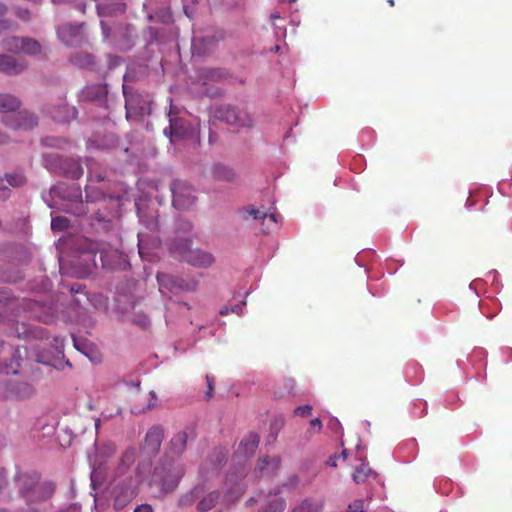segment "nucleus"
<instances>
[{
    "mask_svg": "<svg viewBox=\"0 0 512 512\" xmlns=\"http://www.w3.org/2000/svg\"><path fill=\"white\" fill-rule=\"evenodd\" d=\"M191 229L192 224L189 221L179 220L176 230L177 239L170 245L169 249L180 259L192 266L208 268L214 263V256L210 252L190 247L191 239L189 233Z\"/></svg>",
    "mask_w": 512,
    "mask_h": 512,
    "instance_id": "obj_1",
    "label": "nucleus"
},
{
    "mask_svg": "<svg viewBox=\"0 0 512 512\" xmlns=\"http://www.w3.org/2000/svg\"><path fill=\"white\" fill-rule=\"evenodd\" d=\"M17 483L20 494L28 506L21 512H39L34 505L46 501L54 493V485L50 482H39L37 473L19 474Z\"/></svg>",
    "mask_w": 512,
    "mask_h": 512,
    "instance_id": "obj_2",
    "label": "nucleus"
},
{
    "mask_svg": "<svg viewBox=\"0 0 512 512\" xmlns=\"http://www.w3.org/2000/svg\"><path fill=\"white\" fill-rule=\"evenodd\" d=\"M100 252V259L104 267L111 269H125L128 262L123 253L117 249H98V245L93 242L88 243V251L82 254L85 265L82 268L76 269L73 274L76 277H85L92 272L93 267L96 266V253Z\"/></svg>",
    "mask_w": 512,
    "mask_h": 512,
    "instance_id": "obj_3",
    "label": "nucleus"
},
{
    "mask_svg": "<svg viewBox=\"0 0 512 512\" xmlns=\"http://www.w3.org/2000/svg\"><path fill=\"white\" fill-rule=\"evenodd\" d=\"M185 472L184 465L177 459L166 457L154 467L149 485L157 486L161 492L174 491Z\"/></svg>",
    "mask_w": 512,
    "mask_h": 512,
    "instance_id": "obj_4",
    "label": "nucleus"
},
{
    "mask_svg": "<svg viewBox=\"0 0 512 512\" xmlns=\"http://www.w3.org/2000/svg\"><path fill=\"white\" fill-rule=\"evenodd\" d=\"M112 497L116 510L123 509L137 495V480L132 477L119 480L112 489Z\"/></svg>",
    "mask_w": 512,
    "mask_h": 512,
    "instance_id": "obj_5",
    "label": "nucleus"
},
{
    "mask_svg": "<svg viewBox=\"0 0 512 512\" xmlns=\"http://www.w3.org/2000/svg\"><path fill=\"white\" fill-rule=\"evenodd\" d=\"M43 200L50 208L58 207L56 198L60 200L77 201L81 198V190L77 185L59 183L53 186L47 194H43Z\"/></svg>",
    "mask_w": 512,
    "mask_h": 512,
    "instance_id": "obj_6",
    "label": "nucleus"
},
{
    "mask_svg": "<svg viewBox=\"0 0 512 512\" xmlns=\"http://www.w3.org/2000/svg\"><path fill=\"white\" fill-rule=\"evenodd\" d=\"M216 116L221 121L239 128H249L253 124V119L247 111L239 110L230 105L220 106L217 109Z\"/></svg>",
    "mask_w": 512,
    "mask_h": 512,
    "instance_id": "obj_7",
    "label": "nucleus"
},
{
    "mask_svg": "<svg viewBox=\"0 0 512 512\" xmlns=\"http://www.w3.org/2000/svg\"><path fill=\"white\" fill-rule=\"evenodd\" d=\"M172 204L178 210H186L195 203L192 188L184 181L175 180L171 184Z\"/></svg>",
    "mask_w": 512,
    "mask_h": 512,
    "instance_id": "obj_8",
    "label": "nucleus"
},
{
    "mask_svg": "<svg viewBox=\"0 0 512 512\" xmlns=\"http://www.w3.org/2000/svg\"><path fill=\"white\" fill-rule=\"evenodd\" d=\"M168 117L170 124L168 128L164 129V134L169 136L171 141L175 139L194 138L197 136V130L193 125L182 119H174L172 117V107H170Z\"/></svg>",
    "mask_w": 512,
    "mask_h": 512,
    "instance_id": "obj_9",
    "label": "nucleus"
},
{
    "mask_svg": "<svg viewBox=\"0 0 512 512\" xmlns=\"http://www.w3.org/2000/svg\"><path fill=\"white\" fill-rule=\"evenodd\" d=\"M3 48L14 53H25L35 55L40 53V44L31 38L8 37L4 39Z\"/></svg>",
    "mask_w": 512,
    "mask_h": 512,
    "instance_id": "obj_10",
    "label": "nucleus"
},
{
    "mask_svg": "<svg viewBox=\"0 0 512 512\" xmlns=\"http://www.w3.org/2000/svg\"><path fill=\"white\" fill-rule=\"evenodd\" d=\"M157 281L159 284V291L163 295L168 292L177 293L179 291H190L193 289V284L180 277L167 273H158Z\"/></svg>",
    "mask_w": 512,
    "mask_h": 512,
    "instance_id": "obj_11",
    "label": "nucleus"
},
{
    "mask_svg": "<svg viewBox=\"0 0 512 512\" xmlns=\"http://www.w3.org/2000/svg\"><path fill=\"white\" fill-rule=\"evenodd\" d=\"M34 392V387L28 382L11 381L0 391V398L6 400H26Z\"/></svg>",
    "mask_w": 512,
    "mask_h": 512,
    "instance_id": "obj_12",
    "label": "nucleus"
},
{
    "mask_svg": "<svg viewBox=\"0 0 512 512\" xmlns=\"http://www.w3.org/2000/svg\"><path fill=\"white\" fill-rule=\"evenodd\" d=\"M2 122L9 128L29 130L37 125V117L28 111H16L12 115L3 116Z\"/></svg>",
    "mask_w": 512,
    "mask_h": 512,
    "instance_id": "obj_13",
    "label": "nucleus"
},
{
    "mask_svg": "<svg viewBox=\"0 0 512 512\" xmlns=\"http://www.w3.org/2000/svg\"><path fill=\"white\" fill-rule=\"evenodd\" d=\"M83 24H63L57 29L59 39L67 46H79L84 41Z\"/></svg>",
    "mask_w": 512,
    "mask_h": 512,
    "instance_id": "obj_14",
    "label": "nucleus"
},
{
    "mask_svg": "<svg viewBox=\"0 0 512 512\" xmlns=\"http://www.w3.org/2000/svg\"><path fill=\"white\" fill-rule=\"evenodd\" d=\"M243 218L245 219H254L259 220L261 224L264 226V232L272 231L277 225V214L276 213H267L262 209H257L253 206L246 207L242 210Z\"/></svg>",
    "mask_w": 512,
    "mask_h": 512,
    "instance_id": "obj_15",
    "label": "nucleus"
},
{
    "mask_svg": "<svg viewBox=\"0 0 512 512\" xmlns=\"http://www.w3.org/2000/svg\"><path fill=\"white\" fill-rule=\"evenodd\" d=\"M244 476V472L238 474H229L225 481V496L222 504H230L237 500L243 493L245 486L241 482Z\"/></svg>",
    "mask_w": 512,
    "mask_h": 512,
    "instance_id": "obj_16",
    "label": "nucleus"
},
{
    "mask_svg": "<svg viewBox=\"0 0 512 512\" xmlns=\"http://www.w3.org/2000/svg\"><path fill=\"white\" fill-rule=\"evenodd\" d=\"M200 485L201 492L198 495L196 509L198 512H208L219 503L220 493L217 490H210L205 484Z\"/></svg>",
    "mask_w": 512,
    "mask_h": 512,
    "instance_id": "obj_17",
    "label": "nucleus"
},
{
    "mask_svg": "<svg viewBox=\"0 0 512 512\" xmlns=\"http://www.w3.org/2000/svg\"><path fill=\"white\" fill-rule=\"evenodd\" d=\"M159 245L160 240L157 237L149 236L148 233L144 231L138 233V249L142 259L152 261L156 256L152 250L158 248Z\"/></svg>",
    "mask_w": 512,
    "mask_h": 512,
    "instance_id": "obj_18",
    "label": "nucleus"
},
{
    "mask_svg": "<svg viewBox=\"0 0 512 512\" xmlns=\"http://www.w3.org/2000/svg\"><path fill=\"white\" fill-rule=\"evenodd\" d=\"M123 92L126 100L125 107L127 118L136 115L149 114L151 112V109L150 107H148L147 103L144 101H140L139 95H128L125 86H123Z\"/></svg>",
    "mask_w": 512,
    "mask_h": 512,
    "instance_id": "obj_19",
    "label": "nucleus"
},
{
    "mask_svg": "<svg viewBox=\"0 0 512 512\" xmlns=\"http://www.w3.org/2000/svg\"><path fill=\"white\" fill-rule=\"evenodd\" d=\"M25 306L31 317L36 318L42 322H52L55 318V311L50 306L43 305L34 301H27Z\"/></svg>",
    "mask_w": 512,
    "mask_h": 512,
    "instance_id": "obj_20",
    "label": "nucleus"
},
{
    "mask_svg": "<svg viewBox=\"0 0 512 512\" xmlns=\"http://www.w3.org/2000/svg\"><path fill=\"white\" fill-rule=\"evenodd\" d=\"M107 88L105 85L96 84L86 86L79 94V98L82 101H93L99 105L103 104L107 97Z\"/></svg>",
    "mask_w": 512,
    "mask_h": 512,
    "instance_id": "obj_21",
    "label": "nucleus"
},
{
    "mask_svg": "<svg viewBox=\"0 0 512 512\" xmlns=\"http://www.w3.org/2000/svg\"><path fill=\"white\" fill-rule=\"evenodd\" d=\"M280 459L277 456H265L258 460L255 473L258 477H269L279 468Z\"/></svg>",
    "mask_w": 512,
    "mask_h": 512,
    "instance_id": "obj_22",
    "label": "nucleus"
},
{
    "mask_svg": "<svg viewBox=\"0 0 512 512\" xmlns=\"http://www.w3.org/2000/svg\"><path fill=\"white\" fill-rule=\"evenodd\" d=\"M257 502L261 505L265 504V509L261 512H282L285 508V501L277 495H260L258 498H251L249 503Z\"/></svg>",
    "mask_w": 512,
    "mask_h": 512,
    "instance_id": "obj_23",
    "label": "nucleus"
},
{
    "mask_svg": "<svg viewBox=\"0 0 512 512\" xmlns=\"http://www.w3.org/2000/svg\"><path fill=\"white\" fill-rule=\"evenodd\" d=\"M164 437L163 429L160 426L152 427L146 434L144 449L148 453H155L159 450Z\"/></svg>",
    "mask_w": 512,
    "mask_h": 512,
    "instance_id": "obj_24",
    "label": "nucleus"
},
{
    "mask_svg": "<svg viewBox=\"0 0 512 512\" xmlns=\"http://www.w3.org/2000/svg\"><path fill=\"white\" fill-rule=\"evenodd\" d=\"M259 444V436L250 432L246 435L238 445L237 454L240 457H249L254 454Z\"/></svg>",
    "mask_w": 512,
    "mask_h": 512,
    "instance_id": "obj_25",
    "label": "nucleus"
},
{
    "mask_svg": "<svg viewBox=\"0 0 512 512\" xmlns=\"http://www.w3.org/2000/svg\"><path fill=\"white\" fill-rule=\"evenodd\" d=\"M137 207V214L139 217L140 222L145 226V228L150 231L154 232L158 228V220L157 215L155 212H148L144 208V204L139 201L136 202Z\"/></svg>",
    "mask_w": 512,
    "mask_h": 512,
    "instance_id": "obj_26",
    "label": "nucleus"
},
{
    "mask_svg": "<svg viewBox=\"0 0 512 512\" xmlns=\"http://www.w3.org/2000/svg\"><path fill=\"white\" fill-rule=\"evenodd\" d=\"M26 64L12 56L0 55V72L6 74H19L24 71Z\"/></svg>",
    "mask_w": 512,
    "mask_h": 512,
    "instance_id": "obj_27",
    "label": "nucleus"
},
{
    "mask_svg": "<svg viewBox=\"0 0 512 512\" xmlns=\"http://www.w3.org/2000/svg\"><path fill=\"white\" fill-rule=\"evenodd\" d=\"M20 107V100L11 94H0V113L12 115Z\"/></svg>",
    "mask_w": 512,
    "mask_h": 512,
    "instance_id": "obj_28",
    "label": "nucleus"
},
{
    "mask_svg": "<svg viewBox=\"0 0 512 512\" xmlns=\"http://www.w3.org/2000/svg\"><path fill=\"white\" fill-rule=\"evenodd\" d=\"M42 164L51 173H66V171L63 168L62 159L57 154H43Z\"/></svg>",
    "mask_w": 512,
    "mask_h": 512,
    "instance_id": "obj_29",
    "label": "nucleus"
},
{
    "mask_svg": "<svg viewBox=\"0 0 512 512\" xmlns=\"http://www.w3.org/2000/svg\"><path fill=\"white\" fill-rule=\"evenodd\" d=\"M77 115L75 107L63 104L51 112V116L61 122H68Z\"/></svg>",
    "mask_w": 512,
    "mask_h": 512,
    "instance_id": "obj_30",
    "label": "nucleus"
},
{
    "mask_svg": "<svg viewBox=\"0 0 512 512\" xmlns=\"http://www.w3.org/2000/svg\"><path fill=\"white\" fill-rule=\"evenodd\" d=\"M201 492V485H196L190 491L182 494L178 499V506L190 507L197 502L198 495Z\"/></svg>",
    "mask_w": 512,
    "mask_h": 512,
    "instance_id": "obj_31",
    "label": "nucleus"
},
{
    "mask_svg": "<svg viewBox=\"0 0 512 512\" xmlns=\"http://www.w3.org/2000/svg\"><path fill=\"white\" fill-rule=\"evenodd\" d=\"M71 61L74 65L85 69L93 68L95 64L94 57L84 52L75 53L71 57Z\"/></svg>",
    "mask_w": 512,
    "mask_h": 512,
    "instance_id": "obj_32",
    "label": "nucleus"
},
{
    "mask_svg": "<svg viewBox=\"0 0 512 512\" xmlns=\"http://www.w3.org/2000/svg\"><path fill=\"white\" fill-rule=\"evenodd\" d=\"M375 475L376 473L368 466L367 463H362L353 473V480L355 483L360 484L365 482L368 477Z\"/></svg>",
    "mask_w": 512,
    "mask_h": 512,
    "instance_id": "obj_33",
    "label": "nucleus"
},
{
    "mask_svg": "<svg viewBox=\"0 0 512 512\" xmlns=\"http://www.w3.org/2000/svg\"><path fill=\"white\" fill-rule=\"evenodd\" d=\"M187 434L186 432H178L172 439H171V449L174 453L180 454L185 450L186 443H187Z\"/></svg>",
    "mask_w": 512,
    "mask_h": 512,
    "instance_id": "obj_34",
    "label": "nucleus"
},
{
    "mask_svg": "<svg viewBox=\"0 0 512 512\" xmlns=\"http://www.w3.org/2000/svg\"><path fill=\"white\" fill-rule=\"evenodd\" d=\"M213 175L216 179L222 181H231L235 177L234 171L224 165H216L213 170Z\"/></svg>",
    "mask_w": 512,
    "mask_h": 512,
    "instance_id": "obj_35",
    "label": "nucleus"
},
{
    "mask_svg": "<svg viewBox=\"0 0 512 512\" xmlns=\"http://www.w3.org/2000/svg\"><path fill=\"white\" fill-rule=\"evenodd\" d=\"M3 178L8 180L6 182L12 188L21 187L26 182V178H25L24 174L21 171L6 173L3 176Z\"/></svg>",
    "mask_w": 512,
    "mask_h": 512,
    "instance_id": "obj_36",
    "label": "nucleus"
},
{
    "mask_svg": "<svg viewBox=\"0 0 512 512\" xmlns=\"http://www.w3.org/2000/svg\"><path fill=\"white\" fill-rule=\"evenodd\" d=\"M69 226V220L63 216L52 217L51 228L53 231H63Z\"/></svg>",
    "mask_w": 512,
    "mask_h": 512,
    "instance_id": "obj_37",
    "label": "nucleus"
},
{
    "mask_svg": "<svg viewBox=\"0 0 512 512\" xmlns=\"http://www.w3.org/2000/svg\"><path fill=\"white\" fill-rule=\"evenodd\" d=\"M42 144L47 147L63 149L67 142L62 138L49 136L42 139Z\"/></svg>",
    "mask_w": 512,
    "mask_h": 512,
    "instance_id": "obj_38",
    "label": "nucleus"
},
{
    "mask_svg": "<svg viewBox=\"0 0 512 512\" xmlns=\"http://www.w3.org/2000/svg\"><path fill=\"white\" fill-rule=\"evenodd\" d=\"M135 461V451L133 449L126 450L121 458L119 470L122 472L124 468L131 466Z\"/></svg>",
    "mask_w": 512,
    "mask_h": 512,
    "instance_id": "obj_39",
    "label": "nucleus"
},
{
    "mask_svg": "<svg viewBox=\"0 0 512 512\" xmlns=\"http://www.w3.org/2000/svg\"><path fill=\"white\" fill-rule=\"evenodd\" d=\"M206 42L210 43V40H208L206 38H203V39L194 38L193 42H192L193 54L194 55H204V54H206L208 51L205 48L202 47Z\"/></svg>",
    "mask_w": 512,
    "mask_h": 512,
    "instance_id": "obj_40",
    "label": "nucleus"
},
{
    "mask_svg": "<svg viewBox=\"0 0 512 512\" xmlns=\"http://www.w3.org/2000/svg\"><path fill=\"white\" fill-rule=\"evenodd\" d=\"M72 340H73L74 347L78 351H80L83 354L88 356V352L90 350V346L88 345V343L85 340L76 338L75 336L72 337Z\"/></svg>",
    "mask_w": 512,
    "mask_h": 512,
    "instance_id": "obj_41",
    "label": "nucleus"
},
{
    "mask_svg": "<svg viewBox=\"0 0 512 512\" xmlns=\"http://www.w3.org/2000/svg\"><path fill=\"white\" fill-rule=\"evenodd\" d=\"M7 179H4L3 177L0 178V198L1 199H7L10 195V189L12 188L8 183Z\"/></svg>",
    "mask_w": 512,
    "mask_h": 512,
    "instance_id": "obj_42",
    "label": "nucleus"
},
{
    "mask_svg": "<svg viewBox=\"0 0 512 512\" xmlns=\"http://www.w3.org/2000/svg\"><path fill=\"white\" fill-rule=\"evenodd\" d=\"M12 335L17 337H27L29 335V329L26 327L24 323L21 325L17 324L16 328L10 332Z\"/></svg>",
    "mask_w": 512,
    "mask_h": 512,
    "instance_id": "obj_43",
    "label": "nucleus"
},
{
    "mask_svg": "<svg viewBox=\"0 0 512 512\" xmlns=\"http://www.w3.org/2000/svg\"><path fill=\"white\" fill-rule=\"evenodd\" d=\"M311 411H312V406L303 405V406H298L294 410V413H295V415H298V416L307 417L311 414Z\"/></svg>",
    "mask_w": 512,
    "mask_h": 512,
    "instance_id": "obj_44",
    "label": "nucleus"
},
{
    "mask_svg": "<svg viewBox=\"0 0 512 512\" xmlns=\"http://www.w3.org/2000/svg\"><path fill=\"white\" fill-rule=\"evenodd\" d=\"M348 512H365L364 502L362 500H355L348 506Z\"/></svg>",
    "mask_w": 512,
    "mask_h": 512,
    "instance_id": "obj_45",
    "label": "nucleus"
},
{
    "mask_svg": "<svg viewBox=\"0 0 512 512\" xmlns=\"http://www.w3.org/2000/svg\"><path fill=\"white\" fill-rule=\"evenodd\" d=\"M18 368H19V364L17 363L16 366L14 367L12 364L11 365H5V366H0V373H5L7 375L9 374H17L18 373Z\"/></svg>",
    "mask_w": 512,
    "mask_h": 512,
    "instance_id": "obj_46",
    "label": "nucleus"
},
{
    "mask_svg": "<svg viewBox=\"0 0 512 512\" xmlns=\"http://www.w3.org/2000/svg\"><path fill=\"white\" fill-rule=\"evenodd\" d=\"M311 507L312 505L309 501H304L297 508H295L293 512H310Z\"/></svg>",
    "mask_w": 512,
    "mask_h": 512,
    "instance_id": "obj_47",
    "label": "nucleus"
},
{
    "mask_svg": "<svg viewBox=\"0 0 512 512\" xmlns=\"http://www.w3.org/2000/svg\"><path fill=\"white\" fill-rule=\"evenodd\" d=\"M91 466H92L91 483H92L93 488H95V484H96L99 472H98V468L95 467V463H91Z\"/></svg>",
    "mask_w": 512,
    "mask_h": 512,
    "instance_id": "obj_48",
    "label": "nucleus"
},
{
    "mask_svg": "<svg viewBox=\"0 0 512 512\" xmlns=\"http://www.w3.org/2000/svg\"><path fill=\"white\" fill-rule=\"evenodd\" d=\"M133 512H153V509L149 504H141L138 505Z\"/></svg>",
    "mask_w": 512,
    "mask_h": 512,
    "instance_id": "obj_49",
    "label": "nucleus"
},
{
    "mask_svg": "<svg viewBox=\"0 0 512 512\" xmlns=\"http://www.w3.org/2000/svg\"><path fill=\"white\" fill-rule=\"evenodd\" d=\"M310 426L312 430L320 431L322 428V422L319 418L311 420Z\"/></svg>",
    "mask_w": 512,
    "mask_h": 512,
    "instance_id": "obj_50",
    "label": "nucleus"
},
{
    "mask_svg": "<svg viewBox=\"0 0 512 512\" xmlns=\"http://www.w3.org/2000/svg\"><path fill=\"white\" fill-rule=\"evenodd\" d=\"M208 391L206 392V396L209 399L212 396L213 392V378L210 376H206Z\"/></svg>",
    "mask_w": 512,
    "mask_h": 512,
    "instance_id": "obj_51",
    "label": "nucleus"
},
{
    "mask_svg": "<svg viewBox=\"0 0 512 512\" xmlns=\"http://www.w3.org/2000/svg\"><path fill=\"white\" fill-rule=\"evenodd\" d=\"M329 426L333 430H336V429L341 427L340 422L337 419H331L330 422H329Z\"/></svg>",
    "mask_w": 512,
    "mask_h": 512,
    "instance_id": "obj_52",
    "label": "nucleus"
},
{
    "mask_svg": "<svg viewBox=\"0 0 512 512\" xmlns=\"http://www.w3.org/2000/svg\"><path fill=\"white\" fill-rule=\"evenodd\" d=\"M17 15H18L21 19L26 20V19H28V18H29V11H28V10H19V11L17 12Z\"/></svg>",
    "mask_w": 512,
    "mask_h": 512,
    "instance_id": "obj_53",
    "label": "nucleus"
},
{
    "mask_svg": "<svg viewBox=\"0 0 512 512\" xmlns=\"http://www.w3.org/2000/svg\"><path fill=\"white\" fill-rule=\"evenodd\" d=\"M101 27H102V33H103V37L104 39H108V32H109V29L108 27L106 26L105 22L104 21H101Z\"/></svg>",
    "mask_w": 512,
    "mask_h": 512,
    "instance_id": "obj_54",
    "label": "nucleus"
},
{
    "mask_svg": "<svg viewBox=\"0 0 512 512\" xmlns=\"http://www.w3.org/2000/svg\"><path fill=\"white\" fill-rule=\"evenodd\" d=\"M222 77V72L218 71V70H215V71H210V78L211 79H220Z\"/></svg>",
    "mask_w": 512,
    "mask_h": 512,
    "instance_id": "obj_55",
    "label": "nucleus"
},
{
    "mask_svg": "<svg viewBox=\"0 0 512 512\" xmlns=\"http://www.w3.org/2000/svg\"><path fill=\"white\" fill-rule=\"evenodd\" d=\"M82 175V169L77 167L73 172H71V176L73 178H79Z\"/></svg>",
    "mask_w": 512,
    "mask_h": 512,
    "instance_id": "obj_56",
    "label": "nucleus"
},
{
    "mask_svg": "<svg viewBox=\"0 0 512 512\" xmlns=\"http://www.w3.org/2000/svg\"><path fill=\"white\" fill-rule=\"evenodd\" d=\"M11 25H12V23H10L6 20L0 21V30L8 29L11 27Z\"/></svg>",
    "mask_w": 512,
    "mask_h": 512,
    "instance_id": "obj_57",
    "label": "nucleus"
},
{
    "mask_svg": "<svg viewBox=\"0 0 512 512\" xmlns=\"http://www.w3.org/2000/svg\"><path fill=\"white\" fill-rule=\"evenodd\" d=\"M138 323L142 326V327H146L149 325L150 321L149 319L146 317V316H143L141 320L138 321Z\"/></svg>",
    "mask_w": 512,
    "mask_h": 512,
    "instance_id": "obj_58",
    "label": "nucleus"
},
{
    "mask_svg": "<svg viewBox=\"0 0 512 512\" xmlns=\"http://www.w3.org/2000/svg\"><path fill=\"white\" fill-rule=\"evenodd\" d=\"M6 477L3 471L0 472V489L5 485Z\"/></svg>",
    "mask_w": 512,
    "mask_h": 512,
    "instance_id": "obj_59",
    "label": "nucleus"
},
{
    "mask_svg": "<svg viewBox=\"0 0 512 512\" xmlns=\"http://www.w3.org/2000/svg\"><path fill=\"white\" fill-rule=\"evenodd\" d=\"M231 312L237 313L238 315L242 314V308L238 305H235L231 308Z\"/></svg>",
    "mask_w": 512,
    "mask_h": 512,
    "instance_id": "obj_60",
    "label": "nucleus"
},
{
    "mask_svg": "<svg viewBox=\"0 0 512 512\" xmlns=\"http://www.w3.org/2000/svg\"><path fill=\"white\" fill-rule=\"evenodd\" d=\"M336 459H337V457H336V456L330 457V458H329V460H328V462H327V464H328V465H330V466H332V467H335V466L337 465V463H336Z\"/></svg>",
    "mask_w": 512,
    "mask_h": 512,
    "instance_id": "obj_61",
    "label": "nucleus"
},
{
    "mask_svg": "<svg viewBox=\"0 0 512 512\" xmlns=\"http://www.w3.org/2000/svg\"><path fill=\"white\" fill-rule=\"evenodd\" d=\"M162 15H163V19H162V20H163L164 22L169 21V20H170V18H171L169 11H164Z\"/></svg>",
    "mask_w": 512,
    "mask_h": 512,
    "instance_id": "obj_62",
    "label": "nucleus"
},
{
    "mask_svg": "<svg viewBox=\"0 0 512 512\" xmlns=\"http://www.w3.org/2000/svg\"><path fill=\"white\" fill-rule=\"evenodd\" d=\"M94 501H95V505H94V508L92 509V512H100L97 500L95 499Z\"/></svg>",
    "mask_w": 512,
    "mask_h": 512,
    "instance_id": "obj_63",
    "label": "nucleus"
},
{
    "mask_svg": "<svg viewBox=\"0 0 512 512\" xmlns=\"http://www.w3.org/2000/svg\"><path fill=\"white\" fill-rule=\"evenodd\" d=\"M505 185H506V183H505V182H502V183H500V184H499V190H500L502 193H504Z\"/></svg>",
    "mask_w": 512,
    "mask_h": 512,
    "instance_id": "obj_64",
    "label": "nucleus"
}]
</instances>
